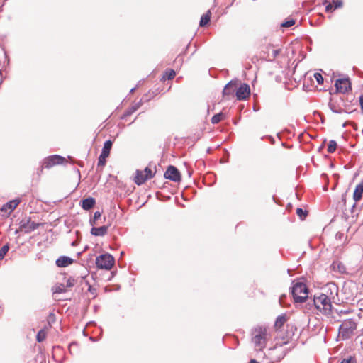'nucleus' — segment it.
Segmentation results:
<instances>
[{
	"label": "nucleus",
	"instance_id": "1a4fd4ad",
	"mask_svg": "<svg viewBox=\"0 0 363 363\" xmlns=\"http://www.w3.org/2000/svg\"><path fill=\"white\" fill-rule=\"evenodd\" d=\"M335 86L338 93L345 94L352 89L351 82L349 78H341L335 81Z\"/></svg>",
	"mask_w": 363,
	"mask_h": 363
},
{
	"label": "nucleus",
	"instance_id": "f257e3e1",
	"mask_svg": "<svg viewBox=\"0 0 363 363\" xmlns=\"http://www.w3.org/2000/svg\"><path fill=\"white\" fill-rule=\"evenodd\" d=\"M252 342L255 345V350L262 351L265 348L267 342L268 333L265 326H257L252 332Z\"/></svg>",
	"mask_w": 363,
	"mask_h": 363
},
{
	"label": "nucleus",
	"instance_id": "ddd939ff",
	"mask_svg": "<svg viewBox=\"0 0 363 363\" xmlns=\"http://www.w3.org/2000/svg\"><path fill=\"white\" fill-rule=\"evenodd\" d=\"M267 51L264 52L262 57L267 61H273L277 56L279 54L280 50L279 49H273V45L269 44L266 47Z\"/></svg>",
	"mask_w": 363,
	"mask_h": 363
},
{
	"label": "nucleus",
	"instance_id": "f03ea898",
	"mask_svg": "<svg viewBox=\"0 0 363 363\" xmlns=\"http://www.w3.org/2000/svg\"><path fill=\"white\" fill-rule=\"evenodd\" d=\"M313 302L315 308L323 315L330 316L333 313V306L330 298L324 294L315 296Z\"/></svg>",
	"mask_w": 363,
	"mask_h": 363
},
{
	"label": "nucleus",
	"instance_id": "2f4dec72",
	"mask_svg": "<svg viewBox=\"0 0 363 363\" xmlns=\"http://www.w3.org/2000/svg\"><path fill=\"white\" fill-rule=\"evenodd\" d=\"M294 24H295V21L291 19V20L286 21L282 23L281 26L285 27V28H289V27L294 26Z\"/></svg>",
	"mask_w": 363,
	"mask_h": 363
},
{
	"label": "nucleus",
	"instance_id": "a211bd4d",
	"mask_svg": "<svg viewBox=\"0 0 363 363\" xmlns=\"http://www.w3.org/2000/svg\"><path fill=\"white\" fill-rule=\"evenodd\" d=\"M108 226L103 225L99 228H92L91 233L95 236H104L107 233Z\"/></svg>",
	"mask_w": 363,
	"mask_h": 363
},
{
	"label": "nucleus",
	"instance_id": "6ab92c4d",
	"mask_svg": "<svg viewBox=\"0 0 363 363\" xmlns=\"http://www.w3.org/2000/svg\"><path fill=\"white\" fill-rule=\"evenodd\" d=\"M95 203L94 198L89 197L82 201L81 206L84 210H89L94 206Z\"/></svg>",
	"mask_w": 363,
	"mask_h": 363
},
{
	"label": "nucleus",
	"instance_id": "473e14b6",
	"mask_svg": "<svg viewBox=\"0 0 363 363\" xmlns=\"http://www.w3.org/2000/svg\"><path fill=\"white\" fill-rule=\"evenodd\" d=\"M101 216V213L100 211H96L94 214L93 218V224H96V222L98 219H99Z\"/></svg>",
	"mask_w": 363,
	"mask_h": 363
},
{
	"label": "nucleus",
	"instance_id": "20e7f679",
	"mask_svg": "<svg viewBox=\"0 0 363 363\" xmlns=\"http://www.w3.org/2000/svg\"><path fill=\"white\" fill-rule=\"evenodd\" d=\"M308 291L306 285L302 282H296L292 287V295L296 302L303 303L308 298Z\"/></svg>",
	"mask_w": 363,
	"mask_h": 363
},
{
	"label": "nucleus",
	"instance_id": "c85d7f7f",
	"mask_svg": "<svg viewBox=\"0 0 363 363\" xmlns=\"http://www.w3.org/2000/svg\"><path fill=\"white\" fill-rule=\"evenodd\" d=\"M296 214L298 215V216L301 219V220H303L306 218V217L308 215V211H303L302 208H298L296 209Z\"/></svg>",
	"mask_w": 363,
	"mask_h": 363
},
{
	"label": "nucleus",
	"instance_id": "4c0bfd02",
	"mask_svg": "<svg viewBox=\"0 0 363 363\" xmlns=\"http://www.w3.org/2000/svg\"><path fill=\"white\" fill-rule=\"evenodd\" d=\"M249 363H259V362H257L255 359H251Z\"/></svg>",
	"mask_w": 363,
	"mask_h": 363
},
{
	"label": "nucleus",
	"instance_id": "6e6552de",
	"mask_svg": "<svg viewBox=\"0 0 363 363\" xmlns=\"http://www.w3.org/2000/svg\"><path fill=\"white\" fill-rule=\"evenodd\" d=\"M65 159L59 155H52L45 158L41 166V172L43 169H50L55 165L62 164L65 162Z\"/></svg>",
	"mask_w": 363,
	"mask_h": 363
},
{
	"label": "nucleus",
	"instance_id": "423d86ee",
	"mask_svg": "<svg viewBox=\"0 0 363 363\" xmlns=\"http://www.w3.org/2000/svg\"><path fill=\"white\" fill-rule=\"evenodd\" d=\"M155 172L151 168L147 167L144 170H137L134 178V182L138 185L144 184L147 179H152Z\"/></svg>",
	"mask_w": 363,
	"mask_h": 363
},
{
	"label": "nucleus",
	"instance_id": "e433bc0d",
	"mask_svg": "<svg viewBox=\"0 0 363 363\" xmlns=\"http://www.w3.org/2000/svg\"><path fill=\"white\" fill-rule=\"evenodd\" d=\"M288 342H289V340H285V341H284L282 342H277V343H276V345L282 346V345H286V343H288Z\"/></svg>",
	"mask_w": 363,
	"mask_h": 363
},
{
	"label": "nucleus",
	"instance_id": "393cba45",
	"mask_svg": "<svg viewBox=\"0 0 363 363\" xmlns=\"http://www.w3.org/2000/svg\"><path fill=\"white\" fill-rule=\"evenodd\" d=\"M47 336V331L45 329H41L36 335V340L38 342L44 341Z\"/></svg>",
	"mask_w": 363,
	"mask_h": 363
},
{
	"label": "nucleus",
	"instance_id": "7ed1b4c3",
	"mask_svg": "<svg viewBox=\"0 0 363 363\" xmlns=\"http://www.w3.org/2000/svg\"><path fill=\"white\" fill-rule=\"evenodd\" d=\"M357 323L352 319L345 320L339 328L338 337L341 340H347L354 334Z\"/></svg>",
	"mask_w": 363,
	"mask_h": 363
},
{
	"label": "nucleus",
	"instance_id": "bb28decb",
	"mask_svg": "<svg viewBox=\"0 0 363 363\" xmlns=\"http://www.w3.org/2000/svg\"><path fill=\"white\" fill-rule=\"evenodd\" d=\"M108 157V156L101 154L99 157V161L97 164L98 167H101L102 169L105 166L106 163V159Z\"/></svg>",
	"mask_w": 363,
	"mask_h": 363
},
{
	"label": "nucleus",
	"instance_id": "b1692460",
	"mask_svg": "<svg viewBox=\"0 0 363 363\" xmlns=\"http://www.w3.org/2000/svg\"><path fill=\"white\" fill-rule=\"evenodd\" d=\"M225 119V115L223 113H219L214 115L211 118V123L213 124H217L221 121Z\"/></svg>",
	"mask_w": 363,
	"mask_h": 363
},
{
	"label": "nucleus",
	"instance_id": "f3484780",
	"mask_svg": "<svg viewBox=\"0 0 363 363\" xmlns=\"http://www.w3.org/2000/svg\"><path fill=\"white\" fill-rule=\"evenodd\" d=\"M20 203L19 200H12L9 202H7L6 204H4L2 207V211H9V212H12L16 207L18 206Z\"/></svg>",
	"mask_w": 363,
	"mask_h": 363
},
{
	"label": "nucleus",
	"instance_id": "72a5a7b5",
	"mask_svg": "<svg viewBox=\"0 0 363 363\" xmlns=\"http://www.w3.org/2000/svg\"><path fill=\"white\" fill-rule=\"evenodd\" d=\"M65 284L66 288L72 287L74 284V280L72 279H66V284Z\"/></svg>",
	"mask_w": 363,
	"mask_h": 363
},
{
	"label": "nucleus",
	"instance_id": "aec40b11",
	"mask_svg": "<svg viewBox=\"0 0 363 363\" xmlns=\"http://www.w3.org/2000/svg\"><path fill=\"white\" fill-rule=\"evenodd\" d=\"M286 321H287V317L286 315H281L278 316L274 323L275 329L277 330L281 329L284 326V325L286 323Z\"/></svg>",
	"mask_w": 363,
	"mask_h": 363
},
{
	"label": "nucleus",
	"instance_id": "f704fd0d",
	"mask_svg": "<svg viewBox=\"0 0 363 363\" xmlns=\"http://www.w3.org/2000/svg\"><path fill=\"white\" fill-rule=\"evenodd\" d=\"M341 363H355V360L354 358H352V357H350L349 358L347 359H342V361L341 362Z\"/></svg>",
	"mask_w": 363,
	"mask_h": 363
},
{
	"label": "nucleus",
	"instance_id": "a878e982",
	"mask_svg": "<svg viewBox=\"0 0 363 363\" xmlns=\"http://www.w3.org/2000/svg\"><path fill=\"white\" fill-rule=\"evenodd\" d=\"M337 143L335 140H330L328 145L327 151L329 153H333L337 149Z\"/></svg>",
	"mask_w": 363,
	"mask_h": 363
},
{
	"label": "nucleus",
	"instance_id": "2eb2a0df",
	"mask_svg": "<svg viewBox=\"0 0 363 363\" xmlns=\"http://www.w3.org/2000/svg\"><path fill=\"white\" fill-rule=\"evenodd\" d=\"M73 259L69 257L61 256L56 260V264L59 267H65L72 264Z\"/></svg>",
	"mask_w": 363,
	"mask_h": 363
},
{
	"label": "nucleus",
	"instance_id": "f8f14e48",
	"mask_svg": "<svg viewBox=\"0 0 363 363\" xmlns=\"http://www.w3.org/2000/svg\"><path fill=\"white\" fill-rule=\"evenodd\" d=\"M237 84L233 82L228 83L223 90V97L225 99H230L234 96V93L236 91Z\"/></svg>",
	"mask_w": 363,
	"mask_h": 363
},
{
	"label": "nucleus",
	"instance_id": "cd10ccee",
	"mask_svg": "<svg viewBox=\"0 0 363 363\" xmlns=\"http://www.w3.org/2000/svg\"><path fill=\"white\" fill-rule=\"evenodd\" d=\"M176 75V72L173 69H167L165 71L163 78L167 79H173Z\"/></svg>",
	"mask_w": 363,
	"mask_h": 363
},
{
	"label": "nucleus",
	"instance_id": "9b49d317",
	"mask_svg": "<svg viewBox=\"0 0 363 363\" xmlns=\"http://www.w3.org/2000/svg\"><path fill=\"white\" fill-rule=\"evenodd\" d=\"M164 177L174 182L181 181V174L174 166H169L164 173Z\"/></svg>",
	"mask_w": 363,
	"mask_h": 363
},
{
	"label": "nucleus",
	"instance_id": "dca6fc26",
	"mask_svg": "<svg viewBox=\"0 0 363 363\" xmlns=\"http://www.w3.org/2000/svg\"><path fill=\"white\" fill-rule=\"evenodd\" d=\"M363 196V182L357 184L353 193V199L357 203L359 201Z\"/></svg>",
	"mask_w": 363,
	"mask_h": 363
},
{
	"label": "nucleus",
	"instance_id": "4be33fe9",
	"mask_svg": "<svg viewBox=\"0 0 363 363\" xmlns=\"http://www.w3.org/2000/svg\"><path fill=\"white\" fill-rule=\"evenodd\" d=\"M112 145H113V143L111 140H106L104 144V147H103L101 154L109 156L110 152H111V150L112 147Z\"/></svg>",
	"mask_w": 363,
	"mask_h": 363
},
{
	"label": "nucleus",
	"instance_id": "c9c22d12",
	"mask_svg": "<svg viewBox=\"0 0 363 363\" xmlns=\"http://www.w3.org/2000/svg\"><path fill=\"white\" fill-rule=\"evenodd\" d=\"M359 105L361 108V111L363 113V94L359 97Z\"/></svg>",
	"mask_w": 363,
	"mask_h": 363
},
{
	"label": "nucleus",
	"instance_id": "0eeeda50",
	"mask_svg": "<svg viewBox=\"0 0 363 363\" xmlns=\"http://www.w3.org/2000/svg\"><path fill=\"white\" fill-rule=\"evenodd\" d=\"M40 225V223H37L32 221L30 218L26 220H22L20 222L18 229L16 230V233H18V232L30 233L37 229Z\"/></svg>",
	"mask_w": 363,
	"mask_h": 363
},
{
	"label": "nucleus",
	"instance_id": "9d476101",
	"mask_svg": "<svg viewBox=\"0 0 363 363\" xmlns=\"http://www.w3.org/2000/svg\"><path fill=\"white\" fill-rule=\"evenodd\" d=\"M250 96V88L247 84H242L240 87H237L235 96L238 100H245Z\"/></svg>",
	"mask_w": 363,
	"mask_h": 363
},
{
	"label": "nucleus",
	"instance_id": "c756f323",
	"mask_svg": "<svg viewBox=\"0 0 363 363\" xmlns=\"http://www.w3.org/2000/svg\"><path fill=\"white\" fill-rule=\"evenodd\" d=\"M9 250V247L8 245H4L0 249V259H4V256L8 252Z\"/></svg>",
	"mask_w": 363,
	"mask_h": 363
},
{
	"label": "nucleus",
	"instance_id": "7c9ffc66",
	"mask_svg": "<svg viewBox=\"0 0 363 363\" xmlns=\"http://www.w3.org/2000/svg\"><path fill=\"white\" fill-rule=\"evenodd\" d=\"M313 77L318 84L320 85L323 84L324 79L320 73L316 72L314 74Z\"/></svg>",
	"mask_w": 363,
	"mask_h": 363
},
{
	"label": "nucleus",
	"instance_id": "412c9836",
	"mask_svg": "<svg viewBox=\"0 0 363 363\" xmlns=\"http://www.w3.org/2000/svg\"><path fill=\"white\" fill-rule=\"evenodd\" d=\"M211 12L210 11H208L206 13H204L201 16V21L199 23V26L201 27L206 26L209 23V21L211 20Z\"/></svg>",
	"mask_w": 363,
	"mask_h": 363
},
{
	"label": "nucleus",
	"instance_id": "58836bf2",
	"mask_svg": "<svg viewBox=\"0 0 363 363\" xmlns=\"http://www.w3.org/2000/svg\"><path fill=\"white\" fill-rule=\"evenodd\" d=\"M341 313H347L348 312H347V311H341Z\"/></svg>",
	"mask_w": 363,
	"mask_h": 363
},
{
	"label": "nucleus",
	"instance_id": "39448f33",
	"mask_svg": "<svg viewBox=\"0 0 363 363\" xmlns=\"http://www.w3.org/2000/svg\"><path fill=\"white\" fill-rule=\"evenodd\" d=\"M114 264L113 257L108 253L101 255L96 258V265L101 269L110 270Z\"/></svg>",
	"mask_w": 363,
	"mask_h": 363
},
{
	"label": "nucleus",
	"instance_id": "4468645a",
	"mask_svg": "<svg viewBox=\"0 0 363 363\" xmlns=\"http://www.w3.org/2000/svg\"><path fill=\"white\" fill-rule=\"evenodd\" d=\"M333 4H335V6H333V4L328 2V0L324 1L323 4L325 5L326 12H333L335 9L342 6V0H333Z\"/></svg>",
	"mask_w": 363,
	"mask_h": 363
},
{
	"label": "nucleus",
	"instance_id": "5701e85b",
	"mask_svg": "<svg viewBox=\"0 0 363 363\" xmlns=\"http://www.w3.org/2000/svg\"><path fill=\"white\" fill-rule=\"evenodd\" d=\"M67 288L65 283H57L53 287V292L55 294H61L66 292Z\"/></svg>",
	"mask_w": 363,
	"mask_h": 363
}]
</instances>
